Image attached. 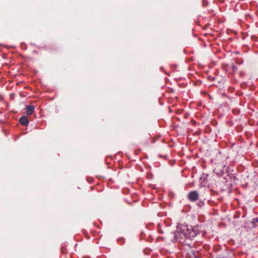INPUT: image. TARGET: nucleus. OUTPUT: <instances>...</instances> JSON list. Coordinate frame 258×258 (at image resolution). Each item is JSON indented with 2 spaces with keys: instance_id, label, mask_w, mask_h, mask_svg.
I'll list each match as a JSON object with an SVG mask.
<instances>
[{
  "instance_id": "obj_2",
  "label": "nucleus",
  "mask_w": 258,
  "mask_h": 258,
  "mask_svg": "<svg viewBox=\"0 0 258 258\" xmlns=\"http://www.w3.org/2000/svg\"><path fill=\"white\" fill-rule=\"evenodd\" d=\"M199 195L197 190L190 191L187 195L189 201L192 202H196L199 199Z\"/></svg>"
},
{
  "instance_id": "obj_6",
  "label": "nucleus",
  "mask_w": 258,
  "mask_h": 258,
  "mask_svg": "<svg viewBox=\"0 0 258 258\" xmlns=\"http://www.w3.org/2000/svg\"><path fill=\"white\" fill-rule=\"evenodd\" d=\"M258 222V218H255L252 219V223L254 225L256 223Z\"/></svg>"
},
{
  "instance_id": "obj_4",
  "label": "nucleus",
  "mask_w": 258,
  "mask_h": 258,
  "mask_svg": "<svg viewBox=\"0 0 258 258\" xmlns=\"http://www.w3.org/2000/svg\"><path fill=\"white\" fill-rule=\"evenodd\" d=\"M26 114L28 115H32L34 111L35 107L33 105H27L26 107Z\"/></svg>"
},
{
  "instance_id": "obj_7",
  "label": "nucleus",
  "mask_w": 258,
  "mask_h": 258,
  "mask_svg": "<svg viewBox=\"0 0 258 258\" xmlns=\"http://www.w3.org/2000/svg\"><path fill=\"white\" fill-rule=\"evenodd\" d=\"M61 252L63 253H65L64 250L63 249H61Z\"/></svg>"
},
{
  "instance_id": "obj_1",
  "label": "nucleus",
  "mask_w": 258,
  "mask_h": 258,
  "mask_svg": "<svg viewBox=\"0 0 258 258\" xmlns=\"http://www.w3.org/2000/svg\"><path fill=\"white\" fill-rule=\"evenodd\" d=\"M197 234V232L191 227H188L185 225H182L177 228V231L175 233V237L176 240L184 238L192 239Z\"/></svg>"
},
{
  "instance_id": "obj_5",
  "label": "nucleus",
  "mask_w": 258,
  "mask_h": 258,
  "mask_svg": "<svg viewBox=\"0 0 258 258\" xmlns=\"http://www.w3.org/2000/svg\"><path fill=\"white\" fill-rule=\"evenodd\" d=\"M204 205V202L203 201H199L198 204H197V205L199 207H202L203 205Z\"/></svg>"
},
{
  "instance_id": "obj_3",
  "label": "nucleus",
  "mask_w": 258,
  "mask_h": 258,
  "mask_svg": "<svg viewBox=\"0 0 258 258\" xmlns=\"http://www.w3.org/2000/svg\"><path fill=\"white\" fill-rule=\"evenodd\" d=\"M19 122L22 125L24 126H27L29 121L26 116L23 115L19 119Z\"/></svg>"
}]
</instances>
